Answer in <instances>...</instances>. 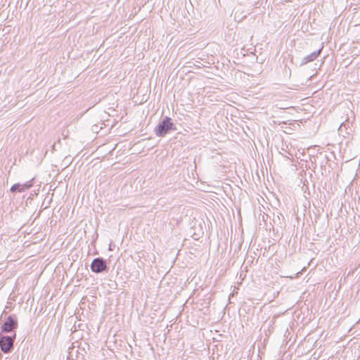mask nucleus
Returning <instances> with one entry per match:
<instances>
[{"instance_id": "obj_3", "label": "nucleus", "mask_w": 360, "mask_h": 360, "mask_svg": "<svg viewBox=\"0 0 360 360\" xmlns=\"http://www.w3.org/2000/svg\"><path fill=\"white\" fill-rule=\"evenodd\" d=\"M107 269L106 261L102 257L94 259L91 264V269L93 272L99 274L105 271Z\"/></svg>"}, {"instance_id": "obj_7", "label": "nucleus", "mask_w": 360, "mask_h": 360, "mask_svg": "<svg viewBox=\"0 0 360 360\" xmlns=\"http://www.w3.org/2000/svg\"><path fill=\"white\" fill-rule=\"evenodd\" d=\"M321 50H322V48H321L319 50L315 51L312 52L311 53H310L309 55L305 56L302 59V64L304 65V64H307L309 62L314 61L320 55Z\"/></svg>"}, {"instance_id": "obj_5", "label": "nucleus", "mask_w": 360, "mask_h": 360, "mask_svg": "<svg viewBox=\"0 0 360 360\" xmlns=\"http://www.w3.org/2000/svg\"><path fill=\"white\" fill-rule=\"evenodd\" d=\"M355 120L354 114L352 111H349V113H347V118L340 125L338 128V131L341 133L345 130L346 134H349V131H347L348 129L351 131V126L354 120Z\"/></svg>"}, {"instance_id": "obj_2", "label": "nucleus", "mask_w": 360, "mask_h": 360, "mask_svg": "<svg viewBox=\"0 0 360 360\" xmlns=\"http://www.w3.org/2000/svg\"><path fill=\"white\" fill-rule=\"evenodd\" d=\"M15 336V333L13 336L0 335V347L4 353L7 354L11 351L13 347Z\"/></svg>"}, {"instance_id": "obj_4", "label": "nucleus", "mask_w": 360, "mask_h": 360, "mask_svg": "<svg viewBox=\"0 0 360 360\" xmlns=\"http://www.w3.org/2000/svg\"><path fill=\"white\" fill-rule=\"evenodd\" d=\"M18 323L12 315H9L3 325L1 326V332L10 333L18 328Z\"/></svg>"}, {"instance_id": "obj_6", "label": "nucleus", "mask_w": 360, "mask_h": 360, "mask_svg": "<svg viewBox=\"0 0 360 360\" xmlns=\"http://www.w3.org/2000/svg\"><path fill=\"white\" fill-rule=\"evenodd\" d=\"M34 178L33 177L32 179H31L30 180L27 181V182H25L23 184H20V183L15 184H13L11 187L10 191L11 193H15V192L22 193V192H25V191H26L27 190L30 189V188H32L33 186V185H34Z\"/></svg>"}, {"instance_id": "obj_1", "label": "nucleus", "mask_w": 360, "mask_h": 360, "mask_svg": "<svg viewBox=\"0 0 360 360\" xmlns=\"http://www.w3.org/2000/svg\"><path fill=\"white\" fill-rule=\"evenodd\" d=\"M176 129L175 124L172 122V119L165 117L155 128V134L157 136L163 137L170 131Z\"/></svg>"}]
</instances>
